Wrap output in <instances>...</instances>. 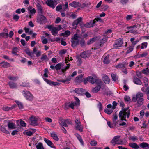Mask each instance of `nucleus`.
<instances>
[{
    "label": "nucleus",
    "instance_id": "1",
    "mask_svg": "<svg viewBox=\"0 0 149 149\" xmlns=\"http://www.w3.org/2000/svg\"><path fill=\"white\" fill-rule=\"evenodd\" d=\"M130 114V110L128 108L122 109L119 112V116L121 118V120L126 121L125 119L126 116L127 118H128L129 117Z\"/></svg>",
    "mask_w": 149,
    "mask_h": 149
},
{
    "label": "nucleus",
    "instance_id": "2",
    "mask_svg": "<svg viewBox=\"0 0 149 149\" xmlns=\"http://www.w3.org/2000/svg\"><path fill=\"white\" fill-rule=\"evenodd\" d=\"M70 66L69 64H67V66H64V65L62 63H59L57 64L55 66V68L56 70H58L61 69V73L60 74H62L65 72L66 70L69 68Z\"/></svg>",
    "mask_w": 149,
    "mask_h": 149
},
{
    "label": "nucleus",
    "instance_id": "3",
    "mask_svg": "<svg viewBox=\"0 0 149 149\" xmlns=\"http://www.w3.org/2000/svg\"><path fill=\"white\" fill-rule=\"evenodd\" d=\"M39 118L37 116L32 115L29 118L30 124L33 126H36L38 125V120Z\"/></svg>",
    "mask_w": 149,
    "mask_h": 149
},
{
    "label": "nucleus",
    "instance_id": "4",
    "mask_svg": "<svg viewBox=\"0 0 149 149\" xmlns=\"http://www.w3.org/2000/svg\"><path fill=\"white\" fill-rule=\"evenodd\" d=\"M79 38V35L77 34H75L74 36L72 38V46L73 47H75L78 44Z\"/></svg>",
    "mask_w": 149,
    "mask_h": 149
},
{
    "label": "nucleus",
    "instance_id": "5",
    "mask_svg": "<svg viewBox=\"0 0 149 149\" xmlns=\"http://www.w3.org/2000/svg\"><path fill=\"white\" fill-rule=\"evenodd\" d=\"M120 136H114L111 141V143L114 145L116 144H121L123 143V141L120 139Z\"/></svg>",
    "mask_w": 149,
    "mask_h": 149
},
{
    "label": "nucleus",
    "instance_id": "6",
    "mask_svg": "<svg viewBox=\"0 0 149 149\" xmlns=\"http://www.w3.org/2000/svg\"><path fill=\"white\" fill-rule=\"evenodd\" d=\"M99 19L95 18L93 20L87 23L84 24L83 26H81V27L83 28L84 27L86 28H90L93 26L97 22L99 21Z\"/></svg>",
    "mask_w": 149,
    "mask_h": 149
},
{
    "label": "nucleus",
    "instance_id": "7",
    "mask_svg": "<svg viewBox=\"0 0 149 149\" xmlns=\"http://www.w3.org/2000/svg\"><path fill=\"white\" fill-rule=\"evenodd\" d=\"M97 79V77L95 75L94 76V77L91 76H89L87 78L84 80V82L85 84H86L87 81H88L91 83L93 84L96 82Z\"/></svg>",
    "mask_w": 149,
    "mask_h": 149
},
{
    "label": "nucleus",
    "instance_id": "8",
    "mask_svg": "<svg viewBox=\"0 0 149 149\" xmlns=\"http://www.w3.org/2000/svg\"><path fill=\"white\" fill-rule=\"evenodd\" d=\"M22 93L24 96L27 100L31 101L33 100V96L29 91H23Z\"/></svg>",
    "mask_w": 149,
    "mask_h": 149
},
{
    "label": "nucleus",
    "instance_id": "9",
    "mask_svg": "<svg viewBox=\"0 0 149 149\" xmlns=\"http://www.w3.org/2000/svg\"><path fill=\"white\" fill-rule=\"evenodd\" d=\"M46 22V18L42 15H38L37 18V22L40 24H45Z\"/></svg>",
    "mask_w": 149,
    "mask_h": 149
},
{
    "label": "nucleus",
    "instance_id": "10",
    "mask_svg": "<svg viewBox=\"0 0 149 149\" xmlns=\"http://www.w3.org/2000/svg\"><path fill=\"white\" fill-rule=\"evenodd\" d=\"M47 27L51 31L52 34L54 35L56 34L58 31L60 30V29H58L56 27H54L52 25L48 26Z\"/></svg>",
    "mask_w": 149,
    "mask_h": 149
},
{
    "label": "nucleus",
    "instance_id": "11",
    "mask_svg": "<svg viewBox=\"0 0 149 149\" xmlns=\"http://www.w3.org/2000/svg\"><path fill=\"white\" fill-rule=\"evenodd\" d=\"M143 96V94L141 92H138L136 94V96L133 97L132 99V101L134 102H136L137 99H139L143 98L142 97Z\"/></svg>",
    "mask_w": 149,
    "mask_h": 149
},
{
    "label": "nucleus",
    "instance_id": "12",
    "mask_svg": "<svg viewBox=\"0 0 149 149\" xmlns=\"http://www.w3.org/2000/svg\"><path fill=\"white\" fill-rule=\"evenodd\" d=\"M123 43V40L121 39H118L116 40L115 44L113 45L114 48H117L122 46Z\"/></svg>",
    "mask_w": 149,
    "mask_h": 149
},
{
    "label": "nucleus",
    "instance_id": "13",
    "mask_svg": "<svg viewBox=\"0 0 149 149\" xmlns=\"http://www.w3.org/2000/svg\"><path fill=\"white\" fill-rule=\"evenodd\" d=\"M140 24H138L136 25H134L133 26H131L129 27V32H131V33H137V29H136V27L137 28L138 27H140Z\"/></svg>",
    "mask_w": 149,
    "mask_h": 149
},
{
    "label": "nucleus",
    "instance_id": "14",
    "mask_svg": "<svg viewBox=\"0 0 149 149\" xmlns=\"http://www.w3.org/2000/svg\"><path fill=\"white\" fill-rule=\"evenodd\" d=\"M46 3L48 6L53 8H54L56 6L54 1L51 0H47L46 1Z\"/></svg>",
    "mask_w": 149,
    "mask_h": 149
},
{
    "label": "nucleus",
    "instance_id": "15",
    "mask_svg": "<svg viewBox=\"0 0 149 149\" xmlns=\"http://www.w3.org/2000/svg\"><path fill=\"white\" fill-rule=\"evenodd\" d=\"M91 54L88 51H85L81 54V56L84 58H86L90 56Z\"/></svg>",
    "mask_w": 149,
    "mask_h": 149
},
{
    "label": "nucleus",
    "instance_id": "16",
    "mask_svg": "<svg viewBox=\"0 0 149 149\" xmlns=\"http://www.w3.org/2000/svg\"><path fill=\"white\" fill-rule=\"evenodd\" d=\"M68 122V120H65L63 119H60L59 120V123L61 126L68 127L66 123Z\"/></svg>",
    "mask_w": 149,
    "mask_h": 149
},
{
    "label": "nucleus",
    "instance_id": "17",
    "mask_svg": "<svg viewBox=\"0 0 149 149\" xmlns=\"http://www.w3.org/2000/svg\"><path fill=\"white\" fill-rule=\"evenodd\" d=\"M83 80V76L82 74H81L77 77L74 80L75 82L79 83L82 82Z\"/></svg>",
    "mask_w": 149,
    "mask_h": 149
},
{
    "label": "nucleus",
    "instance_id": "18",
    "mask_svg": "<svg viewBox=\"0 0 149 149\" xmlns=\"http://www.w3.org/2000/svg\"><path fill=\"white\" fill-rule=\"evenodd\" d=\"M44 141L49 146L54 149L56 148L55 146L51 141L45 138H44Z\"/></svg>",
    "mask_w": 149,
    "mask_h": 149
},
{
    "label": "nucleus",
    "instance_id": "19",
    "mask_svg": "<svg viewBox=\"0 0 149 149\" xmlns=\"http://www.w3.org/2000/svg\"><path fill=\"white\" fill-rule=\"evenodd\" d=\"M69 5L72 7L77 8L81 6V4L79 2L73 1L70 3Z\"/></svg>",
    "mask_w": 149,
    "mask_h": 149
},
{
    "label": "nucleus",
    "instance_id": "20",
    "mask_svg": "<svg viewBox=\"0 0 149 149\" xmlns=\"http://www.w3.org/2000/svg\"><path fill=\"white\" fill-rule=\"evenodd\" d=\"M36 54V56L37 57H38L40 56L41 54V52L40 51H38L37 48L36 47H34L33 49V52Z\"/></svg>",
    "mask_w": 149,
    "mask_h": 149
},
{
    "label": "nucleus",
    "instance_id": "21",
    "mask_svg": "<svg viewBox=\"0 0 149 149\" xmlns=\"http://www.w3.org/2000/svg\"><path fill=\"white\" fill-rule=\"evenodd\" d=\"M44 80L48 84L50 85H53L54 86H57L59 85V83L58 82L51 81L46 78H44Z\"/></svg>",
    "mask_w": 149,
    "mask_h": 149
},
{
    "label": "nucleus",
    "instance_id": "22",
    "mask_svg": "<svg viewBox=\"0 0 149 149\" xmlns=\"http://www.w3.org/2000/svg\"><path fill=\"white\" fill-rule=\"evenodd\" d=\"M102 79L104 82L106 84L109 83L110 79L109 77L107 75L103 74Z\"/></svg>",
    "mask_w": 149,
    "mask_h": 149
},
{
    "label": "nucleus",
    "instance_id": "23",
    "mask_svg": "<svg viewBox=\"0 0 149 149\" xmlns=\"http://www.w3.org/2000/svg\"><path fill=\"white\" fill-rule=\"evenodd\" d=\"M0 66L4 68H7L10 67V65L8 63L5 62H2L0 63Z\"/></svg>",
    "mask_w": 149,
    "mask_h": 149
},
{
    "label": "nucleus",
    "instance_id": "24",
    "mask_svg": "<svg viewBox=\"0 0 149 149\" xmlns=\"http://www.w3.org/2000/svg\"><path fill=\"white\" fill-rule=\"evenodd\" d=\"M51 136L52 137L54 140L56 141H58L59 140V138L58 137L56 133L53 132L50 133Z\"/></svg>",
    "mask_w": 149,
    "mask_h": 149
},
{
    "label": "nucleus",
    "instance_id": "25",
    "mask_svg": "<svg viewBox=\"0 0 149 149\" xmlns=\"http://www.w3.org/2000/svg\"><path fill=\"white\" fill-rule=\"evenodd\" d=\"M15 105H13L11 107H8V106L4 107L2 108V109L5 111H8L12 110L15 107Z\"/></svg>",
    "mask_w": 149,
    "mask_h": 149
},
{
    "label": "nucleus",
    "instance_id": "26",
    "mask_svg": "<svg viewBox=\"0 0 149 149\" xmlns=\"http://www.w3.org/2000/svg\"><path fill=\"white\" fill-rule=\"evenodd\" d=\"M82 20V18L80 17L77 18L76 20L74 21L72 24L73 26L77 25L78 24L80 23Z\"/></svg>",
    "mask_w": 149,
    "mask_h": 149
},
{
    "label": "nucleus",
    "instance_id": "27",
    "mask_svg": "<svg viewBox=\"0 0 149 149\" xmlns=\"http://www.w3.org/2000/svg\"><path fill=\"white\" fill-rule=\"evenodd\" d=\"M8 84L9 85L10 88H14L17 87L16 84L13 82L10 81L8 82Z\"/></svg>",
    "mask_w": 149,
    "mask_h": 149
},
{
    "label": "nucleus",
    "instance_id": "28",
    "mask_svg": "<svg viewBox=\"0 0 149 149\" xmlns=\"http://www.w3.org/2000/svg\"><path fill=\"white\" fill-rule=\"evenodd\" d=\"M8 128L9 129H15L16 127L15 124L11 122H9L8 124Z\"/></svg>",
    "mask_w": 149,
    "mask_h": 149
},
{
    "label": "nucleus",
    "instance_id": "29",
    "mask_svg": "<svg viewBox=\"0 0 149 149\" xmlns=\"http://www.w3.org/2000/svg\"><path fill=\"white\" fill-rule=\"evenodd\" d=\"M75 92L78 94H82L85 91L84 89L81 88H77L75 90Z\"/></svg>",
    "mask_w": 149,
    "mask_h": 149
},
{
    "label": "nucleus",
    "instance_id": "30",
    "mask_svg": "<svg viewBox=\"0 0 149 149\" xmlns=\"http://www.w3.org/2000/svg\"><path fill=\"white\" fill-rule=\"evenodd\" d=\"M35 145L37 149H44L43 144L41 142L37 143L35 144Z\"/></svg>",
    "mask_w": 149,
    "mask_h": 149
},
{
    "label": "nucleus",
    "instance_id": "31",
    "mask_svg": "<svg viewBox=\"0 0 149 149\" xmlns=\"http://www.w3.org/2000/svg\"><path fill=\"white\" fill-rule=\"evenodd\" d=\"M83 127L81 124L75 125V129L80 132L83 131Z\"/></svg>",
    "mask_w": 149,
    "mask_h": 149
},
{
    "label": "nucleus",
    "instance_id": "32",
    "mask_svg": "<svg viewBox=\"0 0 149 149\" xmlns=\"http://www.w3.org/2000/svg\"><path fill=\"white\" fill-rule=\"evenodd\" d=\"M118 119V116L116 113L114 114L113 116V121L114 125H116L117 123L116 120Z\"/></svg>",
    "mask_w": 149,
    "mask_h": 149
},
{
    "label": "nucleus",
    "instance_id": "33",
    "mask_svg": "<svg viewBox=\"0 0 149 149\" xmlns=\"http://www.w3.org/2000/svg\"><path fill=\"white\" fill-rule=\"evenodd\" d=\"M25 52L31 58H32L35 56L33 54V53L32 52H31L29 49L26 50Z\"/></svg>",
    "mask_w": 149,
    "mask_h": 149
},
{
    "label": "nucleus",
    "instance_id": "34",
    "mask_svg": "<svg viewBox=\"0 0 149 149\" xmlns=\"http://www.w3.org/2000/svg\"><path fill=\"white\" fill-rule=\"evenodd\" d=\"M109 55H108L104 58L103 62L105 64H108L109 63L110 60H109Z\"/></svg>",
    "mask_w": 149,
    "mask_h": 149
},
{
    "label": "nucleus",
    "instance_id": "35",
    "mask_svg": "<svg viewBox=\"0 0 149 149\" xmlns=\"http://www.w3.org/2000/svg\"><path fill=\"white\" fill-rule=\"evenodd\" d=\"M137 104L139 106H140L143 103L144 99L143 98L137 99Z\"/></svg>",
    "mask_w": 149,
    "mask_h": 149
},
{
    "label": "nucleus",
    "instance_id": "36",
    "mask_svg": "<svg viewBox=\"0 0 149 149\" xmlns=\"http://www.w3.org/2000/svg\"><path fill=\"white\" fill-rule=\"evenodd\" d=\"M42 61H47L49 60L47 56L45 54H43L40 58Z\"/></svg>",
    "mask_w": 149,
    "mask_h": 149
},
{
    "label": "nucleus",
    "instance_id": "37",
    "mask_svg": "<svg viewBox=\"0 0 149 149\" xmlns=\"http://www.w3.org/2000/svg\"><path fill=\"white\" fill-rule=\"evenodd\" d=\"M129 145L131 147L134 149H138L139 148L138 145L135 143H129Z\"/></svg>",
    "mask_w": 149,
    "mask_h": 149
},
{
    "label": "nucleus",
    "instance_id": "38",
    "mask_svg": "<svg viewBox=\"0 0 149 149\" xmlns=\"http://www.w3.org/2000/svg\"><path fill=\"white\" fill-rule=\"evenodd\" d=\"M134 82L135 83L137 84L141 85L142 84L141 81L138 78L136 77L134 78Z\"/></svg>",
    "mask_w": 149,
    "mask_h": 149
},
{
    "label": "nucleus",
    "instance_id": "39",
    "mask_svg": "<svg viewBox=\"0 0 149 149\" xmlns=\"http://www.w3.org/2000/svg\"><path fill=\"white\" fill-rule=\"evenodd\" d=\"M139 146L142 148L148 147L149 148V144L143 142L139 144Z\"/></svg>",
    "mask_w": 149,
    "mask_h": 149
},
{
    "label": "nucleus",
    "instance_id": "40",
    "mask_svg": "<svg viewBox=\"0 0 149 149\" xmlns=\"http://www.w3.org/2000/svg\"><path fill=\"white\" fill-rule=\"evenodd\" d=\"M100 86H97L95 88H93L92 91L93 93H96L98 92L100 88Z\"/></svg>",
    "mask_w": 149,
    "mask_h": 149
},
{
    "label": "nucleus",
    "instance_id": "41",
    "mask_svg": "<svg viewBox=\"0 0 149 149\" xmlns=\"http://www.w3.org/2000/svg\"><path fill=\"white\" fill-rule=\"evenodd\" d=\"M8 33H0V37H4L5 38H8Z\"/></svg>",
    "mask_w": 149,
    "mask_h": 149
},
{
    "label": "nucleus",
    "instance_id": "42",
    "mask_svg": "<svg viewBox=\"0 0 149 149\" xmlns=\"http://www.w3.org/2000/svg\"><path fill=\"white\" fill-rule=\"evenodd\" d=\"M24 134H26L28 136H31L32 135L33 132L30 131L26 130L23 132Z\"/></svg>",
    "mask_w": 149,
    "mask_h": 149
},
{
    "label": "nucleus",
    "instance_id": "43",
    "mask_svg": "<svg viewBox=\"0 0 149 149\" xmlns=\"http://www.w3.org/2000/svg\"><path fill=\"white\" fill-rule=\"evenodd\" d=\"M15 102L18 105L19 109H22L23 108V105L21 102L18 101H16Z\"/></svg>",
    "mask_w": 149,
    "mask_h": 149
},
{
    "label": "nucleus",
    "instance_id": "44",
    "mask_svg": "<svg viewBox=\"0 0 149 149\" xmlns=\"http://www.w3.org/2000/svg\"><path fill=\"white\" fill-rule=\"evenodd\" d=\"M19 51V49L16 47H14L12 51V53L15 55L17 54V53Z\"/></svg>",
    "mask_w": 149,
    "mask_h": 149
},
{
    "label": "nucleus",
    "instance_id": "45",
    "mask_svg": "<svg viewBox=\"0 0 149 149\" xmlns=\"http://www.w3.org/2000/svg\"><path fill=\"white\" fill-rule=\"evenodd\" d=\"M32 8L31 7H29L28 8V10L29 11V13L31 14L35 13L36 10L34 8L31 9Z\"/></svg>",
    "mask_w": 149,
    "mask_h": 149
},
{
    "label": "nucleus",
    "instance_id": "46",
    "mask_svg": "<svg viewBox=\"0 0 149 149\" xmlns=\"http://www.w3.org/2000/svg\"><path fill=\"white\" fill-rule=\"evenodd\" d=\"M97 37H94L92 39H90L88 42L87 44H90L93 43L96 40Z\"/></svg>",
    "mask_w": 149,
    "mask_h": 149
},
{
    "label": "nucleus",
    "instance_id": "47",
    "mask_svg": "<svg viewBox=\"0 0 149 149\" xmlns=\"http://www.w3.org/2000/svg\"><path fill=\"white\" fill-rule=\"evenodd\" d=\"M142 72L143 73L147 75L149 74V69L148 68L146 69H143L142 71Z\"/></svg>",
    "mask_w": 149,
    "mask_h": 149
},
{
    "label": "nucleus",
    "instance_id": "48",
    "mask_svg": "<svg viewBox=\"0 0 149 149\" xmlns=\"http://www.w3.org/2000/svg\"><path fill=\"white\" fill-rule=\"evenodd\" d=\"M76 135L78 138V139H79V140L80 141V143H81V144H83L84 143L83 142V141L82 140V139L81 138V136L78 134H76Z\"/></svg>",
    "mask_w": 149,
    "mask_h": 149
},
{
    "label": "nucleus",
    "instance_id": "49",
    "mask_svg": "<svg viewBox=\"0 0 149 149\" xmlns=\"http://www.w3.org/2000/svg\"><path fill=\"white\" fill-rule=\"evenodd\" d=\"M107 40V38L106 37H104L102 40H100V45L101 44H103L105 43Z\"/></svg>",
    "mask_w": 149,
    "mask_h": 149
},
{
    "label": "nucleus",
    "instance_id": "50",
    "mask_svg": "<svg viewBox=\"0 0 149 149\" xmlns=\"http://www.w3.org/2000/svg\"><path fill=\"white\" fill-rule=\"evenodd\" d=\"M111 76L112 79L115 81H116L118 80V77L114 74H111Z\"/></svg>",
    "mask_w": 149,
    "mask_h": 149
},
{
    "label": "nucleus",
    "instance_id": "51",
    "mask_svg": "<svg viewBox=\"0 0 149 149\" xmlns=\"http://www.w3.org/2000/svg\"><path fill=\"white\" fill-rule=\"evenodd\" d=\"M8 78L10 80H15L18 79V77H14L12 76H9L8 77Z\"/></svg>",
    "mask_w": 149,
    "mask_h": 149
},
{
    "label": "nucleus",
    "instance_id": "52",
    "mask_svg": "<svg viewBox=\"0 0 149 149\" xmlns=\"http://www.w3.org/2000/svg\"><path fill=\"white\" fill-rule=\"evenodd\" d=\"M143 82L145 83V86L146 87L147 86L148 84V79L146 77H144L143 79Z\"/></svg>",
    "mask_w": 149,
    "mask_h": 149
},
{
    "label": "nucleus",
    "instance_id": "53",
    "mask_svg": "<svg viewBox=\"0 0 149 149\" xmlns=\"http://www.w3.org/2000/svg\"><path fill=\"white\" fill-rule=\"evenodd\" d=\"M69 105H70V107L72 109H74V106H75V105H77L76 102H72L70 103H69Z\"/></svg>",
    "mask_w": 149,
    "mask_h": 149
},
{
    "label": "nucleus",
    "instance_id": "54",
    "mask_svg": "<svg viewBox=\"0 0 149 149\" xmlns=\"http://www.w3.org/2000/svg\"><path fill=\"white\" fill-rule=\"evenodd\" d=\"M104 111L106 113L110 114L112 113L113 111L111 109H105Z\"/></svg>",
    "mask_w": 149,
    "mask_h": 149
},
{
    "label": "nucleus",
    "instance_id": "55",
    "mask_svg": "<svg viewBox=\"0 0 149 149\" xmlns=\"http://www.w3.org/2000/svg\"><path fill=\"white\" fill-rule=\"evenodd\" d=\"M41 40L42 41V42L43 44H46L48 42V41L47 39L45 38L43 36L41 38Z\"/></svg>",
    "mask_w": 149,
    "mask_h": 149
},
{
    "label": "nucleus",
    "instance_id": "56",
    "mask_svg": "<svg viewBox=\"0 0 149 149\" xmlns=\"http://www.w3.org/2000/svg\"><path fill=\"white\" fill-rule=\"evenodd\" d=\"M107 124L111 128H112L116 126V125H114L113 123V124H111L110 122L108 121L107 122Z\"/></svg>",
    "mask_w": 149,
    "mask_h": 149
},
{
    "label": "nucleus",
    "instance_id": "57",
    "mask_svg": "<svg viewBox=\"0 0 149 149\" xmlns=\"http://www.w3.org/2000/svg\"><path fill=\"white\" fill-rule=\"evenodd\" d=\"M124 100L127 102H130L131 101L130 98L128 96H126L124 97Z\"/></svg>",
    "mask_w": 149,
    "mask_h": 149
},
{
    "label": "nucleus",
    "instance_id": "58",
    "mask_svg": "<svg viewBox=\"0 0 149 149\" xmlns=\"http://www.w3.org/2000/svg\"><path fill=\"white\" fill-rule=\"evenodd\" d=\"M125 64L123 63H120L116 66V68H122L124 66Z\"/></svg>",
    "mask_w": 149,
    "mask_h": 149
},
{
    "label": "nucleus",
    "instance_id": "59",
    "mask_svg": "<svg viewBox=\"0 0 149 149\" xmlns=\"http://www.w3.org/2000/svg\"><path fill=\"white\" fill-rule=\"evenodd\" d=\"M22 86L24 87H29L30 86V85L29 83L28 82H24L22 83V84L21 85Z\"/></svg>",
    "mask_w": 149,
    "mask_h": 149
},
{
    "label": "nucleus",
    "instance_id": "60",
    "mask_svg": "<svg viewBox=\"0 0 149 149\" xmlns=\"http://www.w3.org/2000/svg\"><path fill=\"white\" fill-rule=\"evenodd\" d=\"M147 43L146 42L142 43L141 44V48L143 49L144 48H146L147 47Z\"/></svg>",
    "mask_w": 149,
    "mask_h": 149
},
{
    "label": "nucleus",
    "instance_id": "61",
    "mask_svg": "<svg viewBox=\"0 0 149 149\" xmlns=\"http://www.w3.org/2000/svg\"><path fill=\"white\" fill-rule=\"evenodd\" d=\"M19 18V17L17 15H14L13 16V19L16 21H17Z\"/></svg>",
    "mask_w": 149,
    "mask_h": 149
},
{
    "label": "nucleus",
    "instance_id": "62",
    "mask_svg": "<svg viewBox=\"0 0 149 149\" xmlns=\"http://www.w3.org/2000/svg\"><path fill=\"white\" fill-rule=\"evenodd\" d=\"M77 62L78 65H80L82 63L81 59L79 57H77Z\"/></svg>",
    "mask_w": 149,
    "mask_h": 149
},
{
    "label": "nucleus",
    "instance_id": "63",
    "mask_svg": "<svg viewBox=\"0 0 149 149\" xmlns=\"http://www.w3.org/2000/svg\"><path fill=\"white\" fill-rule=\"evenodd\" d=\"M133 47L132 46L128 48V49L127 50V53H129L131 52L133 50Z\"/></svg>",
    "mask_w": 149,
    "mask_h": 149
},
{
    "label": "nucleus",
    "instance_id": "64",
    "mask_svg": "<svg viewBox=\"0 0 149 149\" xmlns=\"http://www.w3.org/2000/svg\"><path fill=\"white\" fill-rule=\"evenodd\" d=\"M90 144L93 146H95L97 144V142L95 140L92 141L90 142Z\"/></svg>",
    "mask_w": 149,
    "mask_h": 149
}]
</instances>
